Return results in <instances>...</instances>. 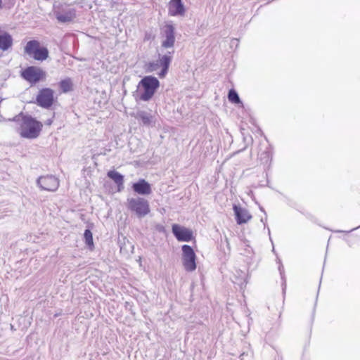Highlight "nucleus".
<instances>
[{
	"label": "nucleus",
	"mask_w": 360,
	"mask_h": 360,
	"mask_svg": "<svg viewBox=\"0 0 360 360\" xmlns=\"http://www.w3.org/2000/svg\"><path fill=\"white\" fill-rule=\"evenodd\" d=\"M160 86L157 78L152 76L144 77L139 83V99L143 101H149Z\"/></svg>",
	"instance_id": "1"
},
{
	"label": "nucleus",
	"mask_w": 360,
	"mask_h": 360,
	"mask_svg": "<svg viewBox=\"0 0 360 360\" xmlns=\"http://www.w3.org/2000/svg\"><path fill=\"white\" fill-rule=\"evenodd\" d=\"M43 124L32 117H24L20 124L19 133L26 139H35L39 136Z\"/></svg>",
	"instance_id": "2"
},
{
	"label": "nucleus",
	"mask_w": 360,
	"mask_h": 360,
	"mask_svg": "<svg viewBox=\"0 0 360 360\" xmlns=\"http://www.w3.org/2000/svg\"><path fill=\"white\" fill-rule=\"evenodd\" d=\"M25 52L36 60L43 61L49 57V50L41 46L37 40L29 41L24 48Z\"/></svg>",
	"instance_id": "3"
},
{
	"label": "nucleus",
	"mask_w": 360,
	"mask_h": 360,
	"mask_svg": "<svg viewBox=\"0 0 360 360\" xmlns=\"http://www.w3.org/2000/svg\"><path fill=\"white\" fill-rule=\"evenodd\" d=\"M128 209L136 213L139 217H143L150 212L148 202L142 198H132L127 200Z\"/></svg>",
	"instance_id": "4"
},
{
	"label": "nucleus",
	"mask_w": 360,
	"mask_h": 360,
	"mask_svg": "<svg viewBox=\"0 0 360 360\" xmlns=\"http://www.w3.org/2000/svg\"><path fill=\"white\" fill-rule=\"evenodd\" d=\"M21 77L31 84H36L45 79L46 72L39 67L29 66L22 70Z\"/></svg>",
	"instance_id": "5"
},
{
	"label": "nucleus",
	"mask_w": 360,
	"mask_h": 360,
	"mask_svg": "<svg viewBox=\"0 0 360 360\" xmlns=\"http://www.w3.org/2000/svg\"><path fill=\"white\" fill-rule=\"evenodd\" d=\"M56 100L54 91L50 88L40 89L36 96V103L44 108H49Z\"/></svg>",
	"instance_id": "6"
},
{
	"label": "nucleus",
	"mask_w": 360,
	"mask_h": 360,
	"mask_svg": "<svg viewBox=\"0 0 360 360\" xmlns=\"http://www.w3.org/2000/svg\"><path fill=\"white\" fill-rule=\"evenodd\" d=\"M181 249L182 261L184 269L187 271H193L196 269V255L194 250L188 245H184Z\"/></svg>",
	"instance_id": "7"
},
{
	"label": "nucleus",
	"mask_w": 360,
	"mask_h": 360,
	"mask_svg": "<svg viewBox=\"0 0 360 360\" xmlns=\"http://www.w3.org/2000/svg\"><path fill=\"white\" fill-rule=\"evenodd\" d=\"M171 62V57L168 56H163L157 63L152 62L146 65V71L152 72L156 71L158 67H162V70L158 73L160 77H165L167 73L168 68Z\"/></svg>",
	"instance_id": "8"
},
{
	"label": "nucleus",
	"mask_w": 360,
	"mask_h": 360,
	"mask_svg": "<svg viewBox=\"0 0 360 360\" xmlns=\"http://www.w3.org/2000/svg\"><path fill=\"white\" fill-rule=\"evenodd\" d=\"M172 233L179 241L189 242L193 238V231L188 228L174 224L172 227Z\"/></svg>",
	"instance_id": "9"
},
{
	"label": "nucleus",
	"mask_w": 360,
	"mask_h": 360,
	"mask_svg": "<svg viewBox=\"0 0 360 360\" xmlns=\"http://www.w3.org/2000/svg\"><path fill=\"white\" fill-rule=\"evenodd\" d=\"M37 183L41 189L47 191H55L59 186L58 179L51 175L41 176Z\"/></svg>",
	"instance_id": "10"
},
{
	"label": "nucleus",
	"mask_w": 360,
	"mask_h": 360,
	"mask_svg": "<svg viewBox=\"0 0 360 360\" xmlns=\"http://www.w3.org/2000/svg\"><path fill=\"white\" fill-rule=\"evenodd\" d=\"M55 15L58 22L65 23L72 22L77 14L75 8H70L67 11H56Z\"/></svg>",
	"instance_id": "11"
},
{
	"label": "nucleus",
	"mask_w": 360,
	"mask_h": 360,
	"mask_svg": "<svg viewBox=\"0 0 360 360\" xmlns=\"http://www.w3.org/2000/svg\"><path fill=\"white\" fill-rule=\"evenodd\" d=\"M168 11L171 16L184 15L185 8L181 0H170L168 4Z\"/></svg>",
	"instance_id": "12"
},
{
	"label": "nucleus",
	"mask_w": 360,
	"mask_h": 360,
	"mask_svg": "<svg viewBox=\"0 0 360 360\" xmlns=\"http://www.w3.org/2000/svg\"><path fill=\"white\" fill-rule=\"evenodd\" d=\"M164 33L166 39L162 42V46L165 48L172 47L174 44V27L172 24H167L164 27Z\"/></svg>",
	"instance_id": "13"
},
{
	"label": "nucleus",
	"mask_w": 360,
	"mask_h": 360,
	"mask_svg": "<svg viewBox=\"0 0 360 360\" xmlns=\"http://www.w3.org/2000/svg\"><path fill=\"white\" fill-rule=\"evenodd\" d=\"M233 210L238 224H245L252 219V215L245 208L234 205Z\"/></svg>",
	"instance_id": "14"
},
{
	"label": "nucleus",
	"mask_w": 360,
	"mask_h": 360,
	"mask_svg": "<svg viewBox=\"0 0 360 360\" xmlns=\"http://www.w3.org/2000/svg\"><path fill=\"white\" fill-rule=\"evenodd\" d=\"M132 188L135 193L141 195H149L152 191L150 185L145 179L133 184Z\"/></svg>",
	"instance_id": "15"
},
{
	"label": "nucleus",
	"mask_w": 360,
	"mask_h": 360,
	"mask_svg": "<svg viewBox=\"0 0 360 360\" xmlns=\"http://www.w3.org/2000/svg\"><path fill=\"white\" fill-rule=\"evenodd\" d=\"M13 44L12 36L6 32L0 34V51H6L11 49Z\"/></svg>",
	"instance_id": "16"
},
{
	"label": "nucleus",
	"mask_w": 360,
	"mask_h": 360,
	"mask_svg": "<svg viewBox=\"0 0 360 360\" xmlns=\"http://www.w3.org/2000/svg\"><path fill=\"white\" fill-rule=\"evenodd\" d=\"M107 176L112 179L117 186V191H121L124 188V176L115 170H110Z\"/></svg>",
	"instance_id": "17"
},
{
	"label": "nucleus",
	"mask_w": 360,
	"mask_h": 360,
	"mask_svg": "<svg viewBox=\"0 0 360 360\" xmlns=\"http://www.w3.org/2000/svg\"><path fill=\"white\" fill-rule=\"evenodd\" d=\"M59 86L63 93L71 91L73 89L72 82L69 78L60 81Z\"/></svg>",
	"instance_id": "18"
},
{
	"label": "nucleus",
	"mask_w": 360,
	"mask_h": 360,
	"mask_svg": "<svg viewBox=\"0 0 360 360\" xmlns=\"http://www.w3.org/2000/svg\"><path fill=\"white\" fill-rule=\"evenodd\" d=\"M84 238L85 240V243L89 246L90 250H94V240H93V236L92 233L90 230L86 229L84 231Z\"/></svg>",
	"instance_id": "19"
},
{
	"label": "nucleus",
	"mask_w": 360,
	"mask_h": 360,
	"mask_svg": "<svg viewBox=\"0 0 360 360\" xmlns=\"http://www.w3.org/2000/svg\"><path fill=\"white\" fill-rule=\"evenodd\" d=\"M228 98L229 101L232 103L238 104L240 103V100L237 92L233 89H231L229 91Z\"/></svg>",
	"instance_id": "20"
},
{
	"label": "nucleus",
	"mask_w": 360,
	"mask_h": 360,
	"mask_svg": "<svg viewBox=\"0 0 360 360\" xmlns=\"http://www.w3.org/2000/svg\"><path fill=\"white\" fill-rule=\"evenodd\" d=\"M137 118L140 119L143 124L148 125L151 122V117L145 112H140L137 114Z\"/></svg>",
	"instance_id": "21"
},
{
	"label": "nucleus",
	"mask_w": 360,
	"mask_h": 360,
	"mask_svg": "<svg viewBox=\"0 0 360 360\" xmlns=\"http://www.w3.org/2000/svg\"><path fill=\"white\" fill-rule=\"evenodd\" d=\"M3 7H4L3 0H0V9L3 8Z\"/></svg>",
	"instance_id": "22"
},
{
	"label": "nucleus",
	"mask_w": 360,
	"mask_h": 360,
	"mask_svg": "<svg viewBox=\"0 0 360 360\" xmlns=\"http://www.w3.org/2000/svg\"><path fill=\"white\" fill-rule=\"evenodd\" d=\"M51 124V121H49V122H48V124H49V125H50Z\"/></svg>",
	"instance_id": "23"
}]
</instances>
